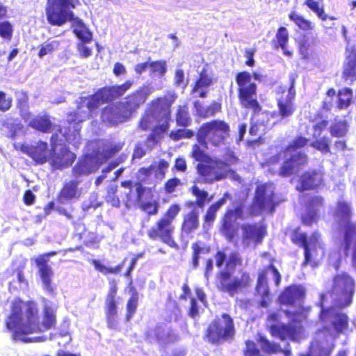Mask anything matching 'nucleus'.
I'll use <instances>...</instances> for the list:
<instances>
[{"label": "nucleus", "instance_id": "59", "mask_svg": "<svg viewBox=\"0 0 356 356\" xmlns=\"http://www.w3.org/2000/svg\"><path fill=\"white\" fill-rule=\"evenodd\" d=\"M195 136V132L189 129H177L172 131L169 136L174 141H178L184 138H191Z\"/></svg>", "mask_w": 356, "mask_h": 356}, {"label": "nucleus", "instance_id": "63", "mask_svg": "<svg viewBox=\"0 0 356 356\" xmlns=\"http://www.w3.org/2000/svg\"><path fill=\"white\" fill-rule=\"evenodd\" d=\"M325 207V200L321 195L311 197L307 203V209L317 211L321 207Z\"/></svg>", "mask_w": 356, "mask_h": 356}, {"label": "nucleus", "instance_id": "1", "mask_svg": "<svg viewBox=\"0 0 356 356\" xmlns=\"http://www.w3.org/2000/svg\"><path fill=\"white\" fill-rule=\"evenodd\" d=\"M22 304V302H19L13 305L11 313L6 323L7 328L12 332V337L15 341L32 342L33 340L31 338L25 336L44 332L56 327V315L52 309L47 306L44 307L42 321L40 322L39 311L31 302L26 305L24 321Z\"/></svg>", "mask_w": 356, "mask_h": 356}, {"label": "nucleus", "instance_id": "57", "mask_svg": "<svg viewBox=\"0 0 356 356\" xmlns=\"http://www.w3.org/2000/svg\"><path fill=\"white\" fill-rule=\"evenodd\" d=\"M314 41H310L306 37L302 38L298 42V50L303 58H308L312 51V45Z\"/></svg>", "mask_w": 356, "mask_h": 356}, {"label": "nucleus", "instance_id": "40", "mask_svg": "<svg viewBox=\"0 0 356 356\" xmlns=\"http://www.w3.org/2000/svg\"><path fill=\"white\" fill-rule=\"evenodd\" d=\"M234 220L223 214L220 220L219 228L220 233L227 239L232 242L238 233L237 227L234 224Z\"/></svg>", "mask_w": 356, "mask_h": 356}, {"label": "nucleus", "instance_id": "20", "mask_svg": "<svg viewBox=\"0 0 356 356\" xmlns=\"http://www.w3.org/2000/svg\"><path fill=\"white\" fill-rule=\"evenodd\" d=\"M205 163H198L196 169L198 175L203 179L204 183L212 184L215 181L222 180L227 177V170H223L222 160H210Z\"/></svg>", "mask_w": 356, "mask_h": 356}, {"label": "nucleus", "instance_id": "48", "mask_svg": "<svg viewBox=\"0 0 356 356\" xmlns=\"http://www.w3.org/2000/svg\"><path fill=\"white\" fill-rule=\"evenodd\" d=\"M262 351L266 354L272 355L280 353V344L269 341L265 336L259 335L257 339Z\"/></svg>", "mask_w": 356, "mask_h": 356}, {"label": "nucleus", "instance_id": "47", "mask_svg": "<svg viewBox=\"0 0 356 356\" xmlns=\"http://www.w3.org/2000/svg\"><path fill=\"white\" fill-rule=\"evenodd\" d=\"M83 245L88 248H98L99 244L102 241L103 236L98 235L95 232H88L84 229L83 232L79 234V238L83 239Z\"/></svg>", "mask_w": 356, "mask_h": 356}, {"label": "nucleus", "instance_id": "7", "mask_svg": "<svg viewBox=\"0 0 356 356\" xmlns=\"http://www.w3.org/2000/svg\"><path fill=\"white\" fill-rule=\"evenodd\" d=\"M355 292V281L348 273L343 272L333 277L332 288L321 293L320 298L325 295V301L329 302L339 309H344L353 302Z\"/></svg>", "mask_w": 356, "mask_h": 356}, {"label": "nucleus", "instance_id": "37", "mask_svg": "<svg viewBox=\"0 0 356 356\" xmlns=\"http://www.w3.org/2000/svg\"><path fill=\"white\" fill-rule=\"evenodd\" d=\"M230 198V194L228 192L224 193L222 197L219 198L217 201L212 203L207 208L205 213L203 216L204 225L207 227H211L217 217V213L220 208L226 203L227 200Z\"/></svg>", "mask_w": 356, "mask_h": 356}, {"label": "nucleus", "instance_id": "18", "mask_svg": "<svg viewBox=\"0 0 356 356\" xmlns=\"http://www.w3.org/2000/svg\"><path fill=\"white\" fill-rule=\"evenodd\" d=\"M58 134L51 136V148L49 156V163L53 170H62L72 165L76 159V154L68 147L63 145L57 150L55 148Z\"/></svg>", "mask_w": 356, "mask_h": 356}, {"label": "nucleus", "instance_id": "29", "mask_svg": "<svg viewBox=\"0 0 356 356\" xmlns=\"http://www.w3.org/2000/svg\"><path fill=\"white\" fill-rule=\"evenodd\" d=\"M295 95L296 92L292 82L286 96L282 95L277 101V113L281 119L288 118L294 113L296 108L293 102Z\"/></svg>", "mask_w": 356, "mask_h": 356}, {"label": "nucleus", "instance_id": "43", "mask_svg": "<svg viewBox=\"0 0 356 356\" xmlns=\"http://www.w3.org/2000/svg\"><path fill=\"white\" fill-rule=\"evenodd\" d=\"M159 202L156 200H148V201H143L139 204L140 209L146 213L148 217L152 216H156L159 211ZM149 222V218H147L145 219L142 220L141 221V227L143 228L147 226L146 223Z\"/></svg>", "mask_w": 356, "mask_h": 356}, {"label": "nucleus", "instance_id": "14", "mask_svg": "<svg viewBox=\"0 0 356 356\" xmlns=\"http://www.w3.org/2000/svg\"><path fill=\"white\" fill-rule=\"evenodd\" d=\"M252 283L250 273L245 270L239 271L238 275H233L229 271L222 270L217 275L218 289L232 297L250 288Z\"/></svg>", "mask_w": 356, "mask_h": 356}, {"label": "nucleus", "instance_id": "39", "mask_svg": "<svg viewBox=\"0 0 356 356\" xmlns=\"http://www.w3.org/2000/svg\"><path fill=\"white\" fill-rule=\"evenodd\" d=\"M29 126L42 133H51L55 127L47 114L36 115L29 122Z\"/></svg>", "mask_w": 356, "mask_h": 356}, {"label": "nucleus", "instance_id": "25", "mask_svg": "<svg viewBox=\"0 0 356 356\" xmlns=\"http://www.w3.org/2000/svg\"><path fill=\"white\" fill-rule=\"evenodd\" d=\"M241 241L245 245L251 243L255 245L261 243L266 235V227L264 225L254 223H244L241 226Z\"/></svg>", "mask_w": 356, "mask_h": 356}, {"label": "nucleus", "instance_id": "35", "mask_svg": "<svg viewBox=\"0 0 356 356\" xmlns=\"http://www.w3.org/2000/svg\"><path fill=\"white\" fill-rule=\"evenodd\" d=\"M169 122H164L163 124L155 125L151 129V132L144 142V145L147 147L148 151H152L156 145L160 142L169 129Z\"/></svg>", "mask_w": 356, "mask_h": 356}, {"label": "nucleus", "instance_id": "10", "mask_svg": "<svg viewBox=\"0 0 356 356\" xmlns=\"http://www.w3.org/2000/svg\"><path fill=\"white\" fill-rule=\"evenodd\" d=\"M252 76L255 80H261V75L257 72L251 74L248 71L238 72L236 74L237 84V95L238 102L242 107L251 109L254 113H259L261 106L257 98V86L252 81Z\"/></svg>", "mask_w": 356, "mask_h": 356}, {"label": "nucleus", "instance_id": "51", "mask_svg": "<svg viewBox=\"0 0 356 356\" xmlns=\"http://www.w3.org/2000/svg\"><path fill=\"white\" fill-rule=\"evenodd\" d=\"M353 91L348 88H344L338 92V108L340 109L347 108L352 101Z\"/></svg>", "mask_w": 356, "mask_h": 356}, {"label": "nucleus", "instance_id": "2", "mask_svg": "<svg viewBox=\"0 0 356 356\" xmlns=\"http://www.w3.org/2000/svg\"><path fill=\"white\" fill-rule=\"evenodd\" d=\"M134 81L127 79L121 84L105 86L93 94L79 97L76 109L67 113L69 124H79L90 118L101 105L112 102L122 97L134 86Z\"/></svg>", "mask_w": 356, "mask_h": 356}, {"label": "nucleus", "instance_id": "56", "mask_svg": "<svg viewBox=\"0 0 356 356\" xmlns=\"http://www.w3.org/2000/svg\"><path fill=\"white\" fill-rule=\"evenodd\" d=\"M60 42L58 40H52L51 42L42 44L40 46V50L38 56L39 58H42L47 54H53L56 50L58 49Z\"/></svg>", "mask_w": 356, "mask_h": 356}, {"label": "nucleus", "instance_id": "28", "mask_svg": "<svg viewBox=\"0 0 356 356\" xmlns=\"http://www.w3.org/2000/svg\"><path fill=\"white\" fill-rule=\"evenodd\" d=\"M22 151L31 157L35 164L42 165L49 161L48 143L39 140L35 145L22 147Z\"/></svg>", "mask_w": 356, "mask_h": 356}, {"label": "nucleus", "instance_id": "60", "mask_svg": "<svg viewBox=\"0 0 356 356\" xmlns=\"http://www.w3.org/2000/svg\"><path fill=\"white\" fill-rule=\"evenodd\" d=\"M118 191V186L111 185L108 187L106 195L105 197L106 201L113 207H119L120 201L119 197L116 195Z\"/></svg>", "mask_w": 356, "mask_h": 356}, {"label": "nucleus", "instance_id": "6", "mask_svg": "<svg viewBox=\"0 0 356 356\" xmlns=\"http://www.w3.org/2000/svg\"><path fill=\"white\" fill-rule=\"evenodd\" d=\"M179 204H170L165 211L156 220L154 225L147 230V236L152 241H160L170 248H179L174 239L175 222L181 211Z\"/></svg>", "mask_w": 356, "mask_h": 356}, {"label": "nucleus", "instance_id": "16", "mask_svg": "<svg viewBox=\"0 0 356 356\" xmlns=\"http://www.w3.org/2000/svg\"><path fill=\"white\" fill-rule=\"evenodd\" d=\"M274 259H272L270 263L264 266L258 273L255 292L260 296L261 300L259 306L266 308L269 305L270 301V289L268 284V274L270 271L273 275L274 282L276 286H279L281 283L282 276L277 268L273 264Z\"/></svg>", "mask_w": 356, "mask_h": 356}, {"label": "nucleus", "instance_id": "36", "mask_svg": "<svg viewBox=\"0 0 356 356\" xmlns=\"http://www.w3.org/2000/svg\"><path fill=\"white\" fill-rule=\"evenodd\" d=\"M289 40V33L288 29L285 26H280L277 29L275 38L271 40L272 48L275 50L281 49L285 56L291 57L293 53L287 49Z\"/></svg>", "mask_w": 356, "mask_h": 356}, {"label": "nucleus", "instance_id": "52", "mask_svg": "<svg viewBox=\"0 0 356 356\" xmlns=\"http://www.w3.org/2000/svg\"><path fill=\"white\" fill-rule=\"evenodd\" d=\"M138 304V296L137 292L131 294L126 305L127 313L125 315L126 321H129L137 311Z\"/></svg>", "mask_w": 356, "mask_h": 356}, {"label": "nucleus", "instance_id": "34", "mask_svg": "<svg viewBox=\"0 0 356 356\" xmlns=\"http://www.w3.org/2000/svg\"><path fill=\"white\" fill-rule=\"evenodd\" d=\"M291 241L295 245L304 249V261L302 265H308L312 261V253L309 246L307 234L301 232L300 227H297L293 230L291 234Z\"/></svg>", "mask_w": 356, "mask_h": 356}, {"label": "nucleus", "instance_id": "46", "mask_svg": "<svg viewBox=\"0 0 356 356\" xmlns=\"http://www.w3.org/2000/svg\"><path fill=\"white\" fill-rule=\"evenodd\" d=\"M191 192L196 197L195 205L202 209L207 202H210L213 196L209 197V193L207 191L201 190L197 185H193L191 188Z\"/></svg>", "mask_w": 356, "mask_h": 356}, {"label": "nucleus", "instance_id": "31", "mask_svg": "<svg viewBox=\"0 0 356 356\" xmlns=\"http://www.w3.org/2000/svg\"><path fill=\"white\" fill-rule=\"evenodd\" d=\"M196 297H190L189 305L187 309V315L193 318H198L201 314L204 312V308L201 307L199 302L203 304L204 307L207 305V296L202 289L197 287L195 289Z\"/></svg>", "mask_w": 356, "mask_h": 356}, {"label": "nucleus", "instance_id": "44", "mask_svg": "<svg viewBox=\"0 0 356 356\" xmlns=\"http://www.w3.org/2000/svg\"><path fill=\"white\" fill-rule=\"evenodd\" d=\"M175 121L178 127L186 128L191 125L192 118L186 104L177 106L175 113Z\"/></svg>", "mask_w": 356, "mask_h": 356}, {"label": "nucleus", "instance_id": "9", "mask_svg": "<svg viewBox=\"0 0 356 356\" xmlns=\"http://www.w3.org/2000/svg\"><path fill=\"white\" fill-rule=\"evenodd\" d=\"M229 124L224 120L212 119L202 123L196 132L197 142L204 148L208 145L218 147L226 144L230 136Z\"/></svg>", "mask_w": 356, "mask_h": 356}, {"label": "nucleus", "instance_id": "41", "mask_svg": "<svg viewBox=\"0 0 356 356\" xmlns=\"http://www.w3.org/2000/svg\"><path fill=\"white\" fill-rule=\"evenodd\" d=\"M174 337L170 332H165L161 327H156L147 332L145 334L147 340L151 341L154 339L155 341L165 345L172 342Z\"/></svg>", "mask_w": 356, "mask_h": 356}, {"label": "nucleus", "instance_id": "15", "mask_svg": "<svg viewBox=\"0 0 356 356\" xmlns=\"http://www.w3.org/2000/svg\"><path fill=\"white\" fill-rule=\"evenodd\" d=\"M281 315L277 312H271L266 316V328L270 335L279 338L284 341L289 339L293 341L299 340L301 334V327L291 323H280Z\"/></svg>", "mask_w": 356, "mask_h": 356}, {"label": "nucleus", "instance_id": "11", "mask_svg": "<svg viewBox=\"0 0 356 356\" xmlns=\"http://www.w3.org/2000/svg\"><path fill=\"white\" fill-rule=\"evenodd\" d=\"M306 296V289L301 284H291L284 288L277 297L280 305L297 307L294 311L286 309L285 315L293 319H306L311 311L310 307H304L302 303Z\"/></svg>", "mask_w": 356, "mask_h": 356}, {"label": "nucleus", "instance_id": "30", "mask_svg": "<svg viewBox=\"0 0 356 356\" xmlns=\"http://www.w3.org/2000/svg\"><path fill=\"white\" fill-rule=\"evenodd\" d=\"M98 168L99 165L95 163L93 157L87 154L75 163L72 169V175L74 177L78 178L95 172Z\"/></svg>", "mask_w": 356, "mask_h": 356}, {"label": "nucleus", "instance_id": "32", "mask_svg": "<svg viewBox=\"0 0 356 356\" xmlns=\"http://www.w3.org/2000/svg\"><path fill=\"white\" fill-rule=\"evenodd\" d=\"M214 83L213 78L207 72L205 68H203L199 73L198 77L194 82L191 92H198V97L205 98L209 92V88Z\"/></svg>", "mask_w": 356, "mask_h": 356}, {"label": "nucleus", "instance_id": "38", "mask_svg": "<svg viewBox=\"0 0 356 356\" xmlns=\"http://www.w3.org/2000/svg\"><path fill=\"white\" fill-rule=\"evenodd\" d=\"M193 107L197 115L203 119L213 117L222 111V104L220 101H212L207 107H204L200 100H195L193 102Z\"/></svg>", "mask_w": 356, "mask_h": 356}, {"label": "nucleus", "instance_id": "19", "mask_svg": "<svg viewBox=\"0 0 356 356\" xmlns=\"http://www.w3.org/2000/svg\"><path fill=\"white\" fill-rule=\"evenodd\" d=\"M177 98L173 92H168L162 97H158L152 100L147 110L156 120H163L168 122L171 118V107Z\"/></svg>", "mask_w": 356, "mask_h": 356}, {"label": "nucleus", "instance_id": "45", "mask_svg": "<svg viewBox=\"0 0 356 356\" xmlns=\"http://www.w3.org/2000/svg\"><path fill=\"white\" fill-rule=\"evenodd\" d=\"M192 258L191 264L193 268L195 269L199 266V260L200 254H206L211 252V247L209 245H204L201 242L193 243L191 245Z\"/></svg>", "mask_w": 356, "mask_h": 356}, {"label": "nucleus", "instance_id": "23", "mask_svg": "<svg viewBox=\"0 0 356 356\" xmlns=\"http://www.w3.org/2000/svg\"><path fill=\"white\" fill-rule=\"evenodd\" d=\"M296 189L298 192L317 191L324 186V175L320 170H308L300 175Z\"/></svg>", "mask_w": 356, "mask_h": 356}, {"label": "nucleus", "instance_id": "13", "mask_svg": "<svg viewBox=\"0 0 356 356\" xmlns=\"http://www.w3.org/2000/svg\"><path fill=\"white\" fill-rule=\"evenodd\" d=\"M272 185L271 183H264L256 187L248 217L258 216L264 211L269 213H274L281 201L276 200Z\"/></svg>", "mask_w": 356, "mask_h": 356}, {"label": "nucleus", "instance_id": "22", "mask_svg": "<svg viewBox=\"0 0 356 356\" xmlns=\"http://www.w3.org/2000/svg\"><path fill=\"white\" fill-rule=\"evenodd\" d=\"M56 254L55 251L44 253L35 259V264L38 268V273L41 279L43 289L49 293L54 294V287L52 283L54 272L48 264L49 257Z\"/></svg>", "mask_w": 356, "mask_h": 356}, {"label": "nucleus", "instance_id": "42", "mask_svg": "<svg viewBox=\"0 0 356 356\" xmlns=\"http://www.w3.org/2000/svg\"><path fill=\"white\" fill-rule=\"evenodd\" d=\"M342 77L345 81L350 83L356 80V51L347 57L342 72Z\"/></svg>", "mask_w": 356, "mask_h": 356}, {"label": "nucleus", "instance_id": "21", "mask_svg": "<svg viewBox=\"0 0 356 356\" xmlns=\"http://www.w3.org/2000/svg\"><path fill=\"white\" fill-rule=\"evenodd\" d=\"M152 90L148 85H143L127 95L123 101L120 102L131 118L145 103Z\"/></svg>", "mask_w": 356, "mask_h": 356}, {"label": "nucleus", "instance_id": "53", "mask_svg": "<svg viewBox=\"0 0 356 356\" xmlns=\"http://www.w3.org/2000/svg\"><path fill=\"white\" fill-rule=\"evenodd\" d=\"M200 145H201L200 143H195L192 145L191 156L195 161L201 162L200 163L209 162L211 160V158Z\"/></svg>", "mask_w": 356, "mask_h": 356}, {"label": "nucleus", "instance_id": "62", "mask_svg": "<svg viewBox=\"0 0 356 356\" xmlns=\"http://www.w3.org/2000/svg\"><path fill=\"white\" fill-rule=\"evenodd\" d=\"M242 264V258L236 251L232 252L226 261L225 266L227 269L234 270L237 266Z\"/></svg>", "mask_w": 356, "mask_h": 356}, {"label": "nucleus", "instance_id": "24", "mask_svg": "<svg viewBox=\"0 0 356 356\" xmlns=\"http://www.w3.org/2000/svg\"><path fill=\"white\" fill-rule=\"evenodd\" d=\"M101 118L104 122L110 126H115L131 119L120 102L105 106L102 110Z\"/></svg>", "mask_w": 356, "mask_h": 356}, {"label": "nucleus", "instance_id": "58", "mask_svg": "<svg viewBox=\"0 0 356 356\" xmlns=\"http://www.w3.org/2000/svg\"><path fill=\"white\" fill-rule=\"evenodd\" d=\"M245 205L243 202H241L238 205L234 207L233 209H228L226 210L224 214L236 220L237 219L244 220L245 219L244 213Z\"/></svg>", "mask_w": 356, "mask_h": 356}, {"label": "nucleus", "instance_id": "54", "mask_svg": "<svg viewBox=\"0 0 356 356\" xmlns=\"http://www.w3.org/2000/svg\"><path fill=\"white\" fill-rule=\"evenodd\" d=\"M149 73L162 77L167 71V63L164 60L149 62Z\"/></svg>", "mask_w": 356, "mask_h": 356}, {"label": "nucleus", "instance_id": "17", "mask_svg": "<svg viewBox=\"0 0 356 356\" xmlns=\"http://www.w3.org/2000/svg\"><path fill=\"white\" fill-rule=\"evenodd\" d=\"M109 287L104 300V313L107 327L116 329L118 324V304L120 297L118 296V282L115 279L108 280Z\"/></svg>", "mask_w": 356, "mask_h": 356}, {"label": "nucleus", "instance_id": "61", "mask_svg": "<svg viewBox=\"0 0 356 356\" xmlns=\"http://www.w3.org/2000/svg\"><path fill=\"white\" fill-rule=\"evenodd\" d=\"M154 119H155V117L147 109L140 119L138 124V129L145 131L150 129Z\"/></svg>", "mask_w": 356, "mask_h": 356}, {"label": "nucleus", "instance_id": "27", "mask_svg": "<svg viewBox=\"0 0 356 356\" xmlns=\"http://www.w3.org/2000/svg\"><path fill=\"white\" fill-rule=\"evenodd\" d=\"M80 181L70 179L65 181L58 193L56 201L60 204L76 200L81 196V190L79 188Z\"/></svg>", "mask_w": 356, "mask_h": 356}, {"label": "nucleus", "instance_id": "4", "mask_svg": "<svg viewBox=\"0 0 356 356\" xmlns=\"http://www.w3.org/2000/svg\"><path fill=\"white\" fill-rule=\"evenodd\" d=\"M79 0H47L45 12L47 22L51 26H61L67 22H74L73 33L80 42L89 43L92 40V33L79 17H74L70 9L76 8Z\"/></svg>", "mask_w": 356, "mask_h": 356}, {"label": "nucleus", "instance_id": "5", "mask_svg": "<svg viewBox=\"0 0 356 356\" xmlns=\"http://www.w3.org/2000/svg\"><path fill=\"white\" fill-rule=\"evenodd\" d=\"M353 216V208L350 202H337L333 216L342 233L339 247L345 257L350 254L352 267L356 270V222L351 221Z\"/></svg>", "mask_w": 356, "mask_h": 356}, {"label": "nucleus", "instance_id": "26", "mask_svg": "<svg viewBox=\"0 0 356 356\" xmlns=\"http://www.w3.org/2000/svg\"><path fill=\"white\" fill-rule=\"evenodd\" d=\"M328 121L323 120L318 122L313 126V138L314 140L309 143V145L314 149L319 151L322 154L331 153L330 140L328 137L321 136L324 130L327 128Z\"/></svg>", "mask_w": 356, "mask_h": 356}, {"label": "nucleus", "instance_id": "12", "mask_svg": "<svg viewBox=\"0 0 356 356\" xmlns=\"http://www.w3.org/2000/svg\"><path fill=\"white\" fill-rule=\"evenodd\" d=\"M236 329L233 318L227 313L216 316L208 325L204 333V340L219 346L225 342L234 340Z\"/></svg>", "mask_w": 356, "mask_h": 356}, {"label": "nucleus", "instance_id": "49", "mask_svg": "<svg viewBox=\"0 0 356 356\" xmlns=\"http://www.w3.org/2000/svg\"><path fill=\"white\" fill-rule=\"evenodd\" d=\"M330 135L333 137H344L348 132V124L345 120H335L329 127Z\"/></svg>", "mask_w": 356, "mask_h": 356}, {"label": "nucleus", "instance_id": "50", "mask_svg": "<svg viewBox=\"0 0 356 356\" xmlns=\"http://www.w3.org/2000/svg\"><path fill=\"white\" fill-rule=\"evenodd\" d=\"M289 18L290 20L293 21L299 29L303 31L312 30L313 28L312 22L309 20L304 18L295 11H291L289 14Z\"/></svg>", "mask_w": 356, "mask_h": 356}, {"label": "nucleus", "instance_id": "33", "mask_svg": "<svg viewBox=\"0 0 356 356\" xmlns=\"http://www.w3.org/2000/svg\"><path fill=\"white\" fill-rule=\"evenodd\" d=\"M199 227V212L195 209H193L183 215L180 227L182 235L188 236L197 230Z\"/></svg>", "mask_w": 356, "mask_h": 356}, {"label": "nucleus", "instance_id": "8", "mask_svg": "<svg viewBox=\"0 0 356 356\" xmlns=\"http://www.w3.org/2000/svg\"><path fill=\"white\" fill-rule=\"evenodd\" d=\"M329 302L325 301V295L319 299L317 304L321 308L318 320L321 325L319 332L331 335L333 332L337 334L343 333L349 326V317L343 312L338 310L333 305L325 307Z\"/></svg>", "mask_w": 356, "mask_h": 356}, {"label": "nucleus", "instance_id": "55", "mask_svg": "<svg viewBox=\"0 0 356 356\" xmlns=\"http://www.w3.org/2000/svg\"><path fill=\"white\" fill-rule=\"evenodd\" d=\"M304 4L314 13L322 21H326L328 18L325 13L323 6L316 0H305Z\"/></svg>", "mask_w": 356, "mask_h": 356}, {"label": "nucleus", "instance_id": "64", "mask_svg": "<svg viewBox=\"0 0 356 356\" xmlns=\"http://www.w3.org/2000/svg\"><path fill=\"white\" fill-rule=\"evenodd\" d=\"M245 343V348L243 350L244 356H261L260 350L257 348L254 341L247 340Z\"/></svg>", "mask_w": 356, "mask_h": 356}, {"label": "nucleus", "instance_id": "3", "mask_svg": "<svg viewBox=\"0 0 356 356\" xmlns=\"http://www.w3.org/2000/svg\"><path fill=\"white\" fill-rule=\"evenodd\" d=\"M309 141L305 136H296L282 151L272 156L268 161L271 174L289 177L307 165V155L297 150L307 146Z\"/></svg>", "mask_w": 356, "mask_h": 356}]
</instances>
